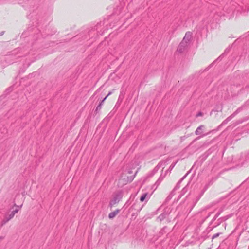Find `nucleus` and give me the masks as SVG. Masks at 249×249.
Listing matches in <instances>:
<instances>
[{
	"label": "nucleus",
	"mask_w": 249,
	"mask_h": 249,
	"mask_svg": "<svg viewBox=\"0 0 249 249\" xmlns=\"http://www.w3.org/2000/svg\"><path fill=\"white\" fill-rule=\"evenodd\" d=\"M204 129V126L200 125V126L197 127V128L196 130V135L201 134L203 132Z\"/></svg>",
	"instance_id": "1"
},
{
	"label": "nucleus",
	"mask_w": 249,
	"mask_h": 249,
	"mask_svg": "<svg viewBox=\"0 0 249 249\" xmlns=\"http://www.w3.org/2000/svg\"><path fill=\"white\" fill-rule=\"evenodd\" d=\"M119 213V210H116L114 212H111L109 214V217L112 218L114 217Z\"/></svg>",
	"instance_id": "2"
},
{
	"label": "nucleus",
	"mask_w": 249,
	"mask_h": 249,
	"mask_svg": "<svg viewBox=\"0 0 249 249\" xmlns=\"http://www.w3.org/2000/svg\"><path fill=\"white\" fill-rule=\"evenodd\" d=\"M18 211V209H16V210L13 211L11 214L9 215V219H11L14 217L15 214L17 213Z\"/></svg>",
	"instance_id": "3"
},
{
	"label": "nucleus",
	"mask_w": 249,
	"mask_h": 249,
	"mask_svg": "<svg viewBox=\"0 0 249 249\" xmlns=\"http://www.w3.org/2000/svg\"><path fill=\"white\" fill-rule=\"evenodd\" d=\"M111 94V92H110L108 93V94L104 98V99L102 101L101 103L99 104V105L97 107V109H98L99 107H101V106L102 104L103 103V102L107 99V98Z\"/></svg>",
	"instance_id": "4"
},
{
	"label": "nucleus",
	"mask_w": 249,
	"mask_h": 249,
	"mask_svg": "<svg viewBox=\"0 0 249 249\" xmlns=\"http://www.w3.org/2000/svg\"><path fill=\"white\" fill-rule=\"evenodd\" d=\"M147 196V194H145L144 195H143L140 198V200L141 201H143L144 200V199H145V197Z\"/></svg>",
	"instance_id": "5"
},
{
	"label": "nucleus",
	"mask_w": 249,
	"mask_h": 249,
	"mask_svg": "<svg viewBox=\"0 0 249 249\" xmlns=\"http://www.w3.org/2000/svg\"><path fill=\"white\" fill-rule=\"evenodd\" d=\"M202 116V113L201 112H199L197 115H196V116L197 117H198V116Z\"/></svg>",
	"instance_id": "6"
}]
</instances>
